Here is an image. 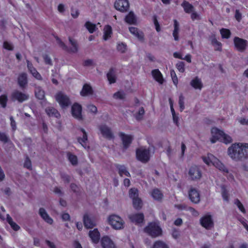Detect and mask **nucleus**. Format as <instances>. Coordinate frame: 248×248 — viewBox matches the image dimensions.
Instances as JSON below:
<instances>
[{
    "label": "nucleus",
    "instance_id": "44",
    "mask_svg": "<svg viewBox=\"0 0 248 248\" xmlns=\"http://www.w3.org/2000/svg\"><path fill=\"white\" fill-rule=\"evenodd\" d=\"M220 34L223 38H229L231 35V31L229 30L222 28L220 30Z\"/></svg>",
    "mask_w": 248,
    "mask_h": 248
},
{
    "label": "nucleus",
    "instance_id": "3",
    "mask_svg": "<svg viewBox=\"0 0 248 248\" xmlns=\"http://www.w3.org/2000/svg\"><path fill=\"white\" fill-rule=\"evenodd\" d=\"M108 223L113 228L116 230L121 229L124 227V221L123 219L118 216L111 215L108 218Z\"/></svg>",
    "mask_w": 248,
    "mask_h": 248
},
{
    "label": "nucleus",
    "instance_id": "7",
    "mask_svg": "<svg viewBox=\"0 0 248 248\" xmlns=\"http://www.w3.org/2000/svg\"><path fill=\"white\" fill-rule=\"evenodd\" d=\"M136 156L138 160L143 163L147 162L150 159L149 151L145 149H137Z\"/></svg>",
    "mask_w": 248,
    "mask_h": 248
},
{
    "label": "nucleus",
    "instance_id": "64",
    "mask_svg": "<svg viewBox=\"0 0 248 248\" xmlns=\"http://www.w3.org/2000/svg\"><path fill=\"white\" fill-rule=\"evenodd\" d=\"M238 220L242 224L243 227L248 232V224L246 223V220L244 217H241L238 219Z\"/></svg>",
    "mask_w": 248,
    "mask_h": 248
},
{
    "label": "nucleus",
    "instance_id": "61",
    "mask_svg": "<svg viewBox=\"0 0 248 248\" xmlns=\"http://www.w3.org/2000/svg\"><path fill=\"white\" fill-rule=\"evenodd\" d=\"M61 178L65 183H68L70 181L71 177L69 175L65 173L61 174Z\"/></svg>",
    "mask_w": 248,
    "mask_h": 248
},
{
    "label": "nucleus",
    "instance_id": "59",
    "mask_svg": "<svg viewBox=\"0 0 248 248\" xmlns=\"http://www.w3.org/2000/svg\"><path fill=\"white\" fill-rule=\"evenodd\" d=\"M177 69L180 72H184L185 71V64L183 62H179L176 64Z\"/></svg>",
    "mask_w": 248,
    "mask_h": 248
},
{
    "label": "nucleus",
    "instance_id": "60",
    "mask_svg": "<svg viewBox=\"0 0 248 248\" xmlns=\"http://www.w3.org/2000/svg\"><path fill=\"white\" fill-rule=\"evenodd\" d=\"M153 78H163L162 75L158 69L153 70L152 72Z\"/></svg>",
    "mask_w": 248,
    "mask_h": 248
},
{
    "label": "nucleus",
    "instance_id": "27",
    "mask_svg": "<svg viewBox=\"0 0 248 248\" xmlns=\"http://www.w3.org/2000/svg\"><path fill=\"white\" fill-rule=\"evenodd\" d=\"M151 196L153 198L157 201H161L163 197V194L158 188H154L151 192Z\"/></svg>",
    "mask_w": 248,
    "mask_h": 248
},
{
    "label": "nucleus",
    "instance_id": "41",
    "mask_svg": "<svg viewBox=\"0 0 248 248\" xmlns=\"http://www.w3.org/2000/svg\"><path fill=\"white\" fill-rule=\"evenodd\" d=\"M133 207L136 210H139L142 207V202L141 200L139 198L132 200Z\"/></svg>",
    "mask_w": 248,
    "mask_h": 248
},
{
    "label": "nucleus",
    "instance_id": "9",
    "mask_svg": "<svg viewBox=\"0 0 248 248\" xmlns=\"http://www.w3.org/2000/svg\"><path fill=\"white\" fill-rule=\"evenodd\" d=\"M200 224L202 227L206 230H210L214 226L212 216L210 215H206L201 217Z\"/></svg>",
    "mask_w": 248,
    "mask_h": 248
},
{
    "label": "nucleus",
    "instance_id": "53",
    "mask_svg": "<svg viewBox=\"0 0 248 248\" xmlns=\"http://www.w3.org/2000/svg\"><path fill=\"white\" fill-rule=\"evenodd\" d=\"M9 140L8 137L5 133L0 132V141L4 143H7Z\"/></svg>",
    "mask_w": 248,
    "mask_h": 248
},
{
    "label": "nucleus",
    "instance_id": "33",
    "mask_svg": "<svg viewBox=\"0 0 248 248\" xmlns=\"http://www.w3.org/2000/svg\"><path fill=\"white\" fill-rule=\"evenodd\" d=\"M125 21L129 24H135L136 23V18L133 12H130L125 16Z\"/></svg>",
    "mask_w": 248,
    "mask_h": 248
},
{
    "label": "nucleus",
    "instance_id": "30",
    "mask_svg": "<svg viewBox=\"0 0 248 248\" xmlns=\"http://www.w3.org/2000/svg\"><path fill=\"white\" fill-rule=\"evenodd\" d=\"M115 166L118 170V172L120 176L122 177L124 175L127 177H130V173L128 172L126 167L124 165L116 164Z\"/></svg>",
    "mask_w": 248,
    "mask_h": 248
},
{
    "label": "nucleus",
    "instance_id": "22",
    "mask_svg": "<svg viewBox=\"0 0 248 248\" xmlns=\"http://www.w3.org/2000/svg\"><path fill=\"white\" fill-rule=\"evenodd\" d=\"M93 93V90L92 87L88 84L85 83L80 93L82 96H86L90 95H92Z\"/></svg>",
    "mask_w": 248,
    "mask_h": 248
},
{
    "label": "nucleus",
    "instance_id": "52",
    "mask_svg": "<svg viewBox=\"0 0 248 248\" xmlns=\"http://www.w3.org/2000/svg\"><path fill=\"white\" fill-rule=\"evenodd\" d=\"M27 79L28 78H18V83L21 88H24L27 85L28 83Z\"/></svg>",
    "mask_w": 248,
    "mask_h": 248
},
{
    "label": "nucleus",
    "instance_id": "16",
    "mask_svg": "<svg viewBox=\"0 0 248 248\" xmlns=\"http://www.w3.org/2000/svg\"><path fill=\"white\" fill-rule=\"evenodd\" d=\"M188 196L191 202L198 203L200 201V195L199 192L194 188H191L188 191Z\"/></svg>",
    "mask_w": 248,
    "mask_h": 248
},
{
    "label": "nucleus",
    "instance_id": "26",
    "mask_svg": "<svg viewBox=\"0 0 248 248\" xmlns=\"http://www.w3.org/2000/svg\"><path fill=\"white\" fill-rule=\"evenodd\" d=\"M46 112L49 117H54L59 118L61 115L59 111L54 108L48 107L46 108Z\"/></svg>",
    "mask_w": 248,
    "mask_h": 248
},
{
    "label": "nucleus",
    "instance_id": "39",
    "mask_svg": "<svg viewBox=\"0 0 248 248\" xmlns=\"http://www.w3.org/2000/svg\"><path fill=\"white\" fill-rule=\"evenodd\" d=\"M214 129H218L216 127H214L211 129V133L212 134V137L211 138V142L212 143H214L216 142L217 140L220 141V137L218 135L217 131H213Z\"/></svg>",
    "mask_w": 248,
    "mask_h": 248
},
{
    "label": "nucleus",
    "instance_id": "1",
    "mask_svg": "<svg viewBox=\"0 0 248 248\" xmlns=\"http://www.w3.org/2000/svg\"><path fill=\"white\" fill-rule=\"evenodd\" d=\"M227 154L235 162H243L248 159V143L235 142L228 148Z\"/></svg>",
    "mask_w": 248,
    "mask_h": 248
},
{
    "label": "nucleus",
    "instance_id": "38",
    "mask_svg": "<svg viewBox=\"0 0 248 248\" xmlns=\"http://www.w3.org/2000/svg\"><path fill=\"white\" fill-rule=\"evenodd\" d=\"M85 27L90 33H93L97 29L96 25L90 21H87L85 23Z\"/></svg>",
    "mask_w": 248,
    "mask_h": 248
},
{
    "label": "nucleus",
    "instance_id": "11",
    "mask_svg": "<svg viewBox=\"0 0 248 248\" xmlns=\"http://www.w3.org/2000/svg\"><path fill=\"white\" fill-rule=\"evenodd\" d=\"M82 107L77 103H74L71 108V113L72 116L78 120L83 119L82 114Z\"/></svg>",
    "mask_w": 248,
    "mask_h": 248
},
{
    "label": "nucleus",
    "instance_id": "55",
    "mask_svg": "<svg viewBox=\"0 0 248 248\" xmlns=\"http://www.w3.org/2000/svg\"><path fill=\"white\" fill-rule=\"evenodd\" d=\"M43 58L46 64L52 65V62L50 57L47 54H44Z\"/></svg>",
    "mask_w": 248,
    "mask_h": 248
},
{
    "label": "nucleus",
    "instance_id": "47",
    "mask_svg": "<svg viewBox=\"0 0 248 248\" xmlns=\"http://www.w3.org/2000/svg\"><path fill=\"white\" fill-rule=\"evenodd\" d=\"M153 248H169V247L165 243L157 241L154 243Z\"/></svg>",
    "mask_w": 248,
    "mask_h": 248
},
{
    "label": "nucleus",
    "instance_id": "54",
    "mask_svg": "<svg viewBox=\"0 0 248 248\" xmlns=\"http://www.w3.org/2000/svg\"><path fill=\"white\" fill-rule=\"evenodd\" d=\"M83 65L87 67L94 66L95 65V63L93 60L88 59L84 61Z\"/></svg>",
    "mask_w": 248,
    "mask_h": 248
},
{
    "label": "nucleus",
    "instance_id": "43",
    "mask_svg": "<svg viewBox=\"0 0 248 248\" xmlns=\"http://www.w3.org/2000/svg\"><path fill=\"white\" fill-rule=\"evenodd\" d=\"M234 203L235 204L240 212H241L243 214H245L246 213V209L244 207L243 204L240 201V200L238 199H236L234 200Z\"/></svg>",
    "mask_w": 248,
    "mask_h": 248
},
{
    "label": "nucleus",
    "instance_id": "42",
    "mask_svg": "<svg viewBox=\"0 0 248 248\" xmlns=\"http://www.w3.org/2000/svg\"><path fill=\"white\" fill-rule=\"evenodd\" d=\"M35 95L38 99L43 100L45 98V92L40 88H38L35 90Z\"/></svg>",
    "mask_w": 248,
    "mask_h": 248
},
{
    "label": "nucleus",
    "instance_id": "14",
    "mask_svg": "<svg viewBox=\"0 0 248 248\" xmlns=\"http://www.w3.org/2000/svg\"><path fill=\"white\" fill-rule=\"evenodd\" d=\"M119 136L123 142L124 148L127 149L133 141V137L132 135L125 134L122 132H119Z\"/></svg>",
    "mask_w": 248,
    "mask_h": 248
},
{
    "label": "nucleus",
    "instance_id": "40",
    "mask_svg": "<svg viewBox=\"0 0 248 248\" xmlns=\"http://www.w3.org/2000/svg\"><path fill=\"white\" fill-rule=\"evenodd\" d=\"M129 196L132 200L139 198V190L136 188H131L129 191Z\"/></svg>",
    "mask_w": 248,
    "mask_h": 248
},
{
    "label": "nucleus",
    "instance_id": "37",
    "mask_svg": "<svg viewBox=\"0 0 248 248\" xmlns=\"http://www.w3.org/2000/svg\"><path fill=\"white\" fill-rule=\"evenodd\" d=\"M27 63L28 70L34 78H37L38 76H40L39 73L33 66L31 62L29 60H27Z\"/></svg>",
    "mask_w": 248,
    "mask_h": 248
},
{
    "label": "nucleus",
    "instance_id": "19",
    "mask_svg": "<svg viewBox=\"0 0 248 248\" xmlns=\"http://www.w3.org/2000/svg\"><path fill=\"white\" fill-rule=\"evenodd\" d=\"M39 215L48 224H52L53 223V219L48 215L45 209L43 208H40L39 212Z\"/></svg>",
    "mask_w": 248,
    "mask_h": 248
},
{
    "label": "nucleus",
    "instance_id": "57",
    "mask_svg": "<svg viewBox=\"0 0 248 248\" xmlns=\"http://www.w3.org/2000/svg\"><path fill=\"white\" fill-rule=\"evenodd\" d=\"M70 188L74 193H76L77 194H78L80 191L79 187L74 183L71 184Z\"/></svg>",
    "mask_w": 248,
    "mask_h": 248
},
{
    "label": "nucleus",
    "instance_id": "46",
    "mask_svg": "<svg viewBox=\"0 0 248 248\" xmlns=\"http://www.w3.org/2000/svg\"><path fill=\"white\" fill-rule=\"evenodd\" d=\"M185 97L182 94H181L179 97V105L180 107V111H183L185 109V103H184Z\"/></svg>",
    "mask_w": 248,
    "mask_h": 248
},
{
    "label": "nucleus",
    "instance_id": "49",
    "mask_svg": "<svg viewBox=\"0 0 248 248\" xmlns=\"http://www.w3.org/2000/svg\"><path fill=\"white\" fill-rule=\"evenodd\" d=\"M113 97L116 99H123L124 98L125 94L123 92L118 91L114 93Z\"/></svg>",
    "mask_w": 248,
    "mask_h": 248
},
{
    "label": "nucleus",
    "instance_id": "50",
    "mask_svg": "<svg viewBox=\"0 0 248 248\" xmlns=\"http://www.w3.org/2000/svg\"><path fill=\"white\" fill-rule=\"evenodd\" d=\"M117 48L121 53H124L126 49V45L123 43H119L117 45Z\"/></svg>",
    "mask_w": 248,
    "mask_h": 248
},
{
    "label": "nucleus",
    "instance_id": "21",
    "mask_svg": "<svg viewBox=\"0 0 248 248\" xmlns=\"http://www.w3.org/2000/svg\"><path fill=\"white\" fill-rule=\"evenodd\" d=\"M80 130L83 133L82 137L78 138V141L84 148L87 147V142L88 141V136L85 130L83 128H80Z\"/></svg>",
    "mask_w": 248,
    "mask_h": 248
},
{
    "label": "nucleus",
    "instance_id": "25",
    "mask_svg": "<svg viewBox=\"0 0 248 248\" xmlns=\"http://www.w3.org/2000/svg\"><path fill=\"white\" fill-rule=\"evenodd\" d=\"M210 40L211 44L214 46L215 50L221 51V43L217 40L215 34H213L210 37Z\"/></svg>",
    "mask_w": 248,
    "mask_h": 248
},
{
    "label": "nucleus",
    "instance_id": "48",
    "mask_svg": "<svg viewBox=\"0 0 248 248\" xmlns=\"http://www.w3.org/2000/svg\"><path fill=\"white\" fill-rule=\"evenodd\" d=\"M144 109L143 107L140 108L139 111L135 114V118L137 120H140L142 119L144 114Z\"/></svg>",
    "mask_w": 248,
    "mask_h": 248
},
{
    "label": "nucleus",
    "instance_id": "58",
    "mask_svg": "<svg viewBox=\"0 0 248 248\" xmlns=\"http://www.w3.org/2000/svg\"><path fill=\"white\" fill-rule=\"evenodd\" d=\"M87 108L91 112L96 114L97 112L96 107L93 104H90L87 106Z\"/></svg>",
    "mask_w": 248,
    "mask_h": 248
},
{
    "label": "nucleus",
    "instance_id": "45",
    "mask_svg": "<svg viewBox=\"0 0 248 248\" xmlns=\"http://www.w3.org/2000/svg\"><path fill=\"white\" fill-rule=\"evenodd\" d=\"M8 101V98L6 94H3L0 96V105L3 108L6 107Z\"/></svg>",
    "mask_w": 248,
    "mask_h": 248
},
{
    "label": "nucleus",
    "instance_id": "31",
    "mask_svg": "<svg viewBox=\"0 0 248 248\" xmlns=\"http://www.w3.org/2000/svg\"><path fill=\"white\" fill-rule=\"evenodd\" d=\"M185 12L186 13L190 14L194 10V8L192 4L186 0L181 4Z\"/></svg>",
    "mask_w": 248,
    "mask_h": 248
},
{
    "label": "nucleus",
    "instance_id": "29",
    "mask_svg": "<svg viewBox=\"0 0 248 248\" xmlns=\"http://www.w3.org/2000/svg\"><path fill=\"white\" fill-rule=\"evenodd\" d=\"M216 158H217L211 154H208L206 156H202L203 161L208 166H210L211 164L213 165L214 160H215Z\"/></svg>",
    "mask_w": 248,
    "mask_h": 248
},
{
    "label": "nucleus",
    "instance_id": "18",
    "mask_svg": "<svg viewBox=\"0 0 248 248\" xmlns=\"http://www.w3.org/2000/svg\"><path fill=\"white\" fill-rule=\"evenodd\" d=\"M101 245L103 248H116L112 241L108 236L102 238Z\"/></svg>",
    "mask_w": 248,
    "mask_h": 248
},
{
    "label": "nucleus",
    "instance_id": "4",
    "mask_svg": "<svg viewBox=\"0 0 248 248\" xmlns=\"http://www.w3.org/2000/svg\"><path fill=\"white\" fill-rule=\"evenodd\" d=\"M189 179L191 181L200 180L202 176V173L200 169L196 165L190 167L188 172Z\"/></svg>",
    "mask_w": 248,
    "mask_h": 248
},
{
    "label": "nucleus",
    "instance_id": "24",
    "mask_svg": "<svg viewBox=\"0 0 248 248\" xmlns=\"http://www.w3.org/2000/svg\"><path fill=\"white\" fill-rule=\"evenodd\" d=\"M129 30L131 33L138 38L140 40L142 41L144 39L143 33L139 31L138 29L135 27H131L129 28Z\"/></svg>",
    "mask_w": 248,
    "mask_h": 248
},
{
    "label": "nucleus",
    "instance_id": "8",
    "mask_svg": "<svg viewBox=\"0 0 248 248\" xmlns=\"http://www.w3.org/2000/svg\"><path fill=\"white\" fill-rule=\"evenodd\" d=\"M11 98L13 101H17L19 103H22L29 98V95L17 90H14L11 94Z\"/></svg>",
    "mask_w": 248,
    "mask_h": 248
},
{
    "label": "nucleus",
    "instance_id": "62",
    "mask_svg": "<svg viewBox=\"0 0 248 248\" xmlns=\"http://www.w3.org/2000/svg\"><path fill=\"white\" fill-rule=\"evenodd\" d=\"M116 70L114 68H111L107 74V78H115Z\"/></svg>",
    "mask_w": 248,
    "mask_h": 248
},
{
    "label": "nucleus",
    "instance_id": "5",
    "mask_svg": "<svg viewBox=\"0 0 248 248\" xmlns=\"http://www.w3.org/2000/svg\"><path fill=\"white\" fill-rule=\"evenodd\" d=\"M69 41L71 45V46L69 48H68L67 46L60 40H58V42L60 46L63 49L66 50L69 52L73 53L78 52V46L77 41L74 39H72L71 37H69Z\"/></svg>",
    "mask_w": 248,
    "mask_h": 248
},
{
    "label": "nucleus",
    "instance_id": "28",
    "mask_svg": "<svg viewBox=\"0 0 248 248\" xmlns=\"http://www.w3.org/2000/svg\"><path fill=\"white\" fill-rule=\"evenodd\" d=\"M213 166L216 167L220 171L228 173V170L226 167V166L217 158H216L215 160H214V162L213 163Z\"/></svg>",
    "mask_w": 248,
    "mask_h": 248
},
{
    "label": "nucleus",
    "instance_id": "34",
    "mask_svg": "<svg viewBox=\"0 0 248 248\" xmlns=\"http://www.w3.org/2000/svg\"><path fill=\"white\" fill-rule=\"evenodd\" d=\"M112 34V28L110 26L107 25L104 29L103 39L106 41L109 39Z\"/></svg>",
    "mask_w": 248,
    "mask_h": 248
},
{
    "label": "nucleus",
    "instance_id": "10",
    "mask_svg": "<svg viewBox=\"0 0 248 248\" xmlns=\"http://www.w3.org/2000/svg\"><path fill=\"white\" fill-rule=\"evenodd\" d=\"M98 128L102 135L105 139L108 140H112L114 138L113 133L111 129L106 124H101L99 125Z\"/></svg>",
    "mask_w": 248,
    "mask_h": 248
},
{
    "label": "nucleus",
    "instance_id": "51",
    "mask_svg": "<svg viewBox=\"0 0 248 248\" xmlns=\"http://www.w3.org/2000/svg\"><path fill=\"white\" fill-rule=\"evenodd\" d=\"M24 167L29 170H32V165L31 160L28 156H27L24 163Z\"/></svg>",
    "mask_w": 248,
    "mask_h": 248
},
{
    "label": "nucleus",
    "instance_id": "63",
    "mask_svg": "<svg viewBox=\"0 0 248 248\" xmlns=\"http://www.w3.org/2000/svg\"><path fill=\"white\" fill-rule=\"evenodd\" d=\"M191 18L192 20L200 19L199 15L194 10L191 13Z\"/></svg>",
    "mask_w": 248,
    "mask_h": 248
},
{
    "label": "nucleus",
    "instance_id": "20",
    "mask_svg": "<svg viewBox=\"0 0 248 248\" xmlns=\"http://www.w3.org/2000/svg\"><path fill=\"white\" fill-rule=\"evenodd\" d=\"M89 235L93 243L97 244L98 243L100 240V234L97 229H94L93 230L90 231Z\"/></svg>",
    "mask_w": 248,
    "mask_h": 248
},
{
    "label": "nucleus",
    "instance_id": "35",
    "mask_svg": "<svg viewBox=\"0 0 248 248\" xmlns=\"http://www.w3.org/2000/svg\"><path fill=\"white\" fill-rule=\"evenodd\" d=\"M67 156L68 160L73 166H76L78 163V157L70 152L67 153Z\"/></svg>",
    "mask_w": 248,
    "mask_h": 248
},
{
    "label": "nucleus",
    "instance_id": "17",
    "mask_svg": "<svg viewBox=\"0 0 248 248\" xmlns=\"http://www.w3.org/2000/svg\"><path fill=\"white\" fill-rule=\"evenodd\" d=\"M129 218L133 223L138 224L143 222L144 217L143 213H136L129 215Z\"/></svg>",
    "mask_w": 248,
    "mask_h": 248
},
{
    "label": "nucleus",
    "instance_id": "32",
    "mask_svg": "<svg viewBox=\"0 0 248 248\" xmlns=\"http://www.w3.org/2000/svg\"><path fill=\"white\" fill-rule=\"evenodd\" d=\"M174 22V30L173 31L172 35L174 37V39L175 41L179 40V24L176 19L173 20Z\"/></svg>",
    "mask_w": 248,
    "mask_h": 248
},
{
    "label": "nucleus",
    "instance_id": "23",
    "mask_svg": "<svg viewBox=\"0 0 248 248\" xmlns=\"http://www.w3.org/2000/svg\"><path fill=\"white\" fill-rule=\"evenodd\" d=\"M83 223L85 227L87 229L93 228L95 225L93 221L90 218L87 214H85L83 216Z\"/></svg>",
    "mask_w": 248,
    "mask_h": 248
},
{
    "label": "nucleus",
    "instance_id": "12",
    "mask_svg": "<svg viewBox=\"0 0 248 248\" xmlns=\"http://www.w3.org/2000/svg\"><path fill=\"white\" fill-rule=\"evenodd\" d=\"M233 41L235 47L239 51L243 52L246 49L248 45V41L246 40L235 37Z\"/></svg>",
    "mask_w": 248,
    "mask_h": 248
},
{
    "label": "nucleus",
    "instance_id": "15",
    "mask_svg": "<svg viewBox=\"0 0 248 248\" xmlns=\"http://www.w3.org/2000/svg\"><path fill=\"white\" fill-rule=\"evenodd\" d=\"M217 131L218 135L220 137V141L225 144H228L232 143L233 141L232 138L229 135L226 134L223 131L219 129H214L213 131Z\"/></svg>",
    "mask_w": 248,
    "mask_h": 248
},
{
    "label": "nucleus",
    "instance_id": "56",
    "mask_svg": "<svg viewBox=\"0 0 248 248\" xmlns=\"http://www.w3.org/2000/svg\"><path fill=\"white\" fill-rule=\"evenodd\" d=\"M222 197L223 200L226 202L229 201V194L225 188L222 187Z\"/></svg>",
    "mask_w": 248,
    "mask_h": 248
},
{
    "label": "nucleus",
    "instance_id": "2",
    "mask_svg": "<svg viewBox=\"0 0 248 248\" xmlns=\"http://www.w3.org/2000/svg\"><path fill=\"white\" fill-rule=\"evenodd\" d=\"M144 232L153 238L157 237L162 234V230L160 227L156 223L150 222L145 227Z\"/></svg>",
    "mask_w": 248,
    "mask_h": 248
},
{
    "label": "nucleus",
    "instance_id": "13",
    "mask_svg": "<svg viewBox=\"0 0 248 248\" xmlns=\"http://www.w3.org/2000/svg\"><path fill=\"white\" fill-rule=\"evenodd\" d=\"M114 7L122 12L127 11L129 7L128 0H117L114 3Z\"/></svg>",
    "mask_w": 248,
    "mask_h": 248
},
{
    "label": "nucleus",
    "instance_id": "36",
    "mask_svg": "<svg viewBox=\"0 0 248 248\" xmlns=\"http://www.w3.org/2000/svg\"><path fill=\"white\" fill-rule=\"evenodd\" d=\"M190 84L195 89L201 90L203 86L201 78H194L191 80Z\"/></svg>",
    "mask_w": 248,
    "mask_h": 248
},
{
    "label": "nucleus",
    "instance_id": "6",
    "mask_svg": "<svg viewBox=\"0 0 248 248\" xmlns=\"http://www.w3.org/2000/svg\"><path fill=\"white\" fill-rule=\"evenodd\" d=\"M55 99L62 108L67 107L70 105L69 98L61 92L56 94Z\"/></svg>",
    "mask_w": 248,
    "mask_h": 248
}]
</instances>
